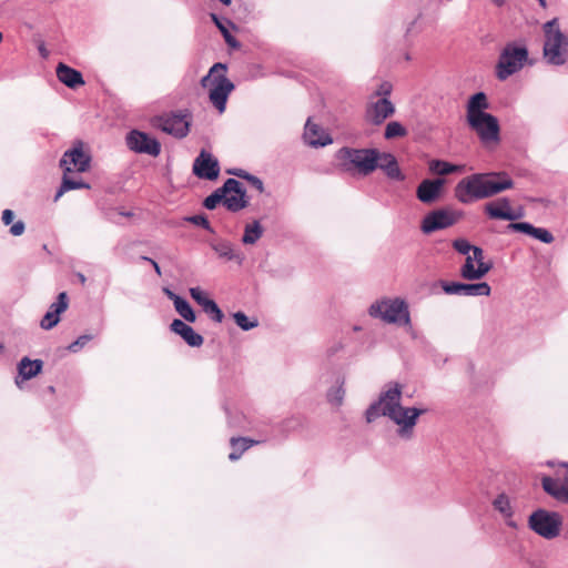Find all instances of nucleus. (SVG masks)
<instances>
[{
	"mask_svg": "<svg viewBox=\"0 0 568 568\" xmlns=\"http://www.w3.org/2000/svg\"><path fill=\"white\" fill-rule=\"evenodd\" d=\"M235 324L243 331H251L258 326L257 318H250L244 312L237 311L232 314Z\"/></svg>",
	"mask_w": 568,
	"mask_h": 568,
	"instance_id": "nucleus-39",
	"label": "nucleus"
},
{
	"mask_svg": "<svg viewBox=\"0 0 568 568\" xmlns=\"http://www.w3.org/2000/svg\"><path fill=\"white\" fill-rule=\"evenodd\" d=\"M55 72L59 81L70 89H75L84 84L82 73L62 62L57 65Z\"/></svg>",
	"mask_w": 568,
	"mask_h": 568,
	"instance_id": "nucleus-26",
	"label": "nucleus"
},
{
	"mask_svg": "<svg viewBox=\"0 0 568 568\" xmlns=\"http://www.w3.org/2000/svg\"><path fill=\"white\" fill-rule=\"evenodd\" d=\"M174 308L185 322L194 323L196 321V314L193 307L184 297L175 301Z\"/></svg>",
	"mask_w": 568,
	"mask_h": 568,
	"instance_id": "nucleus-38",
	"label": "nucleus"
},
{
	"mask_svg": "<svg viewBox=\"0 0 568 568\" xmlns=\"http://www.w3.org/2000/svg\"><path fill=\"white\" fill-rule=\"evenodd\" d=\"M392 93V84L389 82H382L376 90L375 94L382 98H387Z\"/></svg>",
	"mask_w": 568,
	"mask_h": 568,
	"instance_id": "nucleus-50",
	"label": "nucleus"
},
{
	"mask_svg": "<svg viewBox=\"0 0 568 568\" xmlns=\"http://www.w3.org/2000/svg\"><path fill=\"white\" fill-rule=\"evenodd\" d=\"M26 230V225H24V222L23 221H17L11 227H10V233L13 235V236H20L23 234Z\"/></svg>",
	"mask_w": 568,
	"mask_h": 568,
	"instance_id": "nucleus-51",
	"label": "nucleus"
},
{
	"mask_svg": "<svg viewBox=\"0 0 568 568\" xmlns=\"http://www.w3.org/2000/svg\"><path fill=\"white\" fill-rule=\"evenodd\" d=\"M191 297L203 308L212 298H210L200 287L189 290Z\"/></svg>",
	"mask_w": 568,
	"mask_h": 568,
	"instance_id": "nucleus-43",
	"label": "nucleus"
},
{
	"mask_svg": "<svg viewBox=\"0 0 568 568\" xmlns=\"http://www.w3.org/2000/svg\"><path fill=\"white\" fill-rule=\"evenodd\" d=\"M444 184V179L423 180L417 186L416 196L420 202L432 204L438 200Z\"/></svg>",
	"mask_w": 568,
	"mask_h": 568,
	"instance_id": "nucleus-19",
	"label": "nucleus"
},
{
	"mask_svg": "<svg viewBox=\"0 0 568 568\" xmlns=\"http://www.w3.org/2000/svg\"><path fill=\"white\" fill-rule=\"evenodd\" d=\"M453 247L462 255H469L473 245L466 239H456L453 241Z\"/></svg>",
	"mask_w": 568,
	"mask_h": 568,
	"instance_id": "nucleus-45",
	"label": "nucleus"
},
{
	"mask_svg": "<svg viewBox=\"0 0 568 568\" xmlns=\"http://www.w3.org/2000/svg\"><path fill=\"white\" fill-rule=\"evenodd\" d=\"M507 229L513 232L527 234L545 244H550L555 240L554 235L547 229L536 227L529 222L509 223Z\"/></svg>",
	"mask_w": 568,
	"mask_h": 568,
	"instance_id": "nucleus-23",
	"label": "nucleus"
},
{
	"mask_svg": "<svg viewBox=\"0 0 568 568\" xmlns=\"http://www.w3.org/2000/svg\"><path fill=\"white\" fill-rule=\"evenodd\" d=\"M394 113L395 106L392 101L388 98H381L367 105L365 116L367 122L379 125Z\"/></svg>",
	"mask_w": 568,
	"mask_h": 568,
	"instance_id": "nucleus-16",
	"label": "nucleus"
},
{
	"mask_svg": "<svg viewBox=\"0 0 568 568\" xmlns=\"http://www.w3.org/2000/svg\"><path fill=\"white\" fill-rule=\"evenodd\" d=\"M494 205L488 206V217L493 220H504L510 221L511 223H516L515 221L524 216V210L519 209L518 211L514 210H497V207H493Z\"/></svg>",
	"mask_w": 568,
	"mask_h": 568,
	"instance_id": "nucleus-37",
	"label": "nucleus"
},
{
	"mask_svg": "<svg viewBox=\"0 0 568 568\" xmlns=\"http://www.w3.org/2000/svg\"><path fill=\"white\" fill-rule=\"evenodd\" d=\"M368 315L387 324L410 325V314L407 303L399 298H383L368 307Z\"/></svg>",
	"mask_w": 568,
	"mask_h": 568,
	"instance_id": "nucleus-4",
	"label": "nucleus"
},
{
	"mask_svg": "<svg viewBox=\"0 0 568 568\" xmlns=\"http://www.w3.org/2000/svg\"><path fill=\"white\" fill-rule=\"evenodd\" d=\"M544 57L550 65H564L568 61V32L565 34L557 28L551 38L545 40Z\"/></svg>",
	"mask_w": 568,
	"mask_h": 568,
	"instance_id": "nucleus-9",
	"label": "nucleus"
},
{
	"mask_svg": "<svg viewBox=\"0 0 568 568\" xmlns=\"http://www.w3.org/2000/svg\"><path fill=\"white\" fill-rule=\"evenodd\" d=\"M443 291L448 295L459 296H488L490 286L486 282L462 283V282H442Z\"/></svg>",
	"mask_w": 568,
	"mask_h": 568,
	"instance_id": "nucleus-14",
	"label": "nucleus"
},
{
	"mask_svg": "<svg viewBox=\"0 0 568 568\" xmlns=\"http://www.w3.org/2000/svg\"><path fill=\"white\" fill-rule=\"evenodd\" d=\"M151 264H152L155 273L160 276L162 273H161V268H160V265L158 264V262L151 261Z\"/></svg>",
	"mask_w": 568,
	"mask_h": 568,
	"instance_id": "nucleus-59",
	"label": "nucleus"
},
{
	"mask_svg": "<svg viewBox=\"0 0 568 568\" xmlns=\"http://www.w3.org/2000/svg\"><path fill=\"white\" fill-rule=\"evenodd\" d=\"M466 169L465 164H454L444 160L434 159L429 162V171L438 175H448L453 173H462Z\"/></svg>",
	"mask_w": 568,
	"mask_h": 568,
	"instance_id": "nucleus-32",
	"label": "nucleus"
},
{
	"mask_svg": "<svg viewBox=\"0 0 568 568\" xmlns=\"http://www.w3.org/2000/svg\"><path fill=\"white\" fill-rule=\"evenodd\" d=\"M72 172L63 171L62 182L54 195V201H58L65 192L79 189H90V184L82 180L73 179L70 174Z\"/></svg>",
	"mask_w": 568,
	"mask_h": 568,
	"instance_id": "nucleus-33",
	"label": "nucleus"
},
{
	"mask_svg": "<svg viewBox=\"0 0 568 568\" xmlns=\"http://www.w3.org/2000/svg\"><path fill=\"white\" fill-rule=\"evenodd\" d=\"M225 42L232 47V48H239L240 47V42L235 39V37H233L230 31H225L224 34H222Z\"/></svg>",
	"mask_w": 568,
	"mask_h": 568,
	"instance_id": "nucleus-56",
	"label": "nucleus"
},
{
	"mask_svg": "<svg viewBox=\"0 0 568 568\" xmlns=\"http://www.w3.org/2000/svg\"><path fill=\"white\" fill-rule=\"evenodd\" d=\"M495 205L497 210H510V200L508 197H499L485 204L484 211L488 215V206Z\"/></svg>",
	"mask_w": 568,
	"mask_h": 568,
	"instance_id": "nucleus-46",
	"label": "nucleus"
},
{
	"mask_svg": "<svg viewBox=\"0 0 568 568\" xmlns=\"http://www.w3.org/2000/svg\"><path fill=\"white\" fill-rule=\"evenodd\" d=\"M163 292L168 296V298L173 302V305L175 304V301H179L182 297L169 288H164Z\"/></svg>",
	"mask_w": 568,
	"mask_h": 568,
	"instance_id": "nucleus-57",
	"label": "nucleus"
},
{
	"mask_svg": "<svg viewBox=\"0 0 568 568\" xmlns=\"http://www.w3.org/2000/svg\"><path fill=\"white\" fill-rule=\"evenodd\" d=\"M258 443V440H253L246 437L231 438L232 452L229 455V459L232 462L240 459L245 450Z\"/></svg>",
	"mask_w": 568,
	"mask_h": 568,
	"instance_id": "nucleus-35",
	"label": "nucleus"
},
{
	"mask_svg": "<svg viewBox=\"0 0 568 568\" xmlns=\"http://www.w3.org/2000/svg\"><path fill=\"white\" fill-rule=\"evenodd\" d=\"M14 220V212L12 210L6 209L2 212L1 221L4 225H9Z\"/></svg>",
	"mask_w": 568,
	"mask_h": 568,
	"instance_id": "nucleus-53",
	"label": "nucleus"
},
{
	"mask_svg": "<svg viewBox=\"0 0 568 568\" xmlns=\"http://www.w3.org/2000/svg\"><path fill=\"white\" fill-rule=\"evenodd\" d=\"M491 2L497 7H503L505 3V0H491Z\"/></svg>",
	"mask_w": 568,
	"mask_h": 568,
	"instance_id": "nucleus-64",
	"label": "nucleus"
},
{
	"mask_svg": "<svg viewBox=\"0 0 568 568\" xmlns=\"http://www.w3.org/2000/svg\"><path fill=\"white\" fill-rule=\"evenodd\" d=\"M562 466L566 468L564 481L545 476L541 485L548 495L559 501L568 503V464H562Z\"/></svg>",
	"mask_w": 568,
	"mask_h": 568,
	"instance_id": "nucleus-21",
	"label": "nucleus"
},
{
	"mask_svg": "<svg viewBox=\"0 0 568 568\" xmlns=\"http://www.w3.org/2000/svg\"><path fill=\"white\" fill-rule=\"evenodd\" d=\"M204 313H206L210 318L215 323H222L224 320V314L222 310L219 307L215 301L211 300L203 308Z\"/></svg>",
	"mask_w": 568,
	"mask_h": 568,
	"instance_id": "nucleus-41",
	"label": "nucleus"
},
{
	"mask_svg": "<svg viewBox=\"0 0 568 568\" xmlns=\"http://www.w3.org/2000/svg\"><path fill=\"white\" fill-rule=\"evenodd\" d=\"M186 221L196 226H201L211 233H214V230L212 229L210 221L207 220V217L204 214L191 215V216L186 217Z\"/></svg>",
	"mask_w": 568,
	"mask_h": 568,
	"instance_id": "nucleus-42",
	"label": "nucleus"
},
{
	"mask_svg": "<svg viewBox=\"0 0 568 568\" xmlns=\"http://www.w3.org/2000/svg\"><path fill=\"white\" fill-rule=\"evenodd\" d=\"M226 69V64L216 62L210 68L209 73L201 79L202 88L210 89V102L220 113L225 111L227 98L235 88L234 83L224 74Z\"/></svg>",
	"mask_w": 568,
	"mask_h": 568,
	"instance_id": "nucleus-3",
	"label": "nucleus"
},
{
	"mask_svg": "<svg viewBox=\"0 0 568 568\" xmlns=\"http://www.w3.org/2000/svg\"><path fill=\"white\" fill-rule=\"evenodd\" d=\"M243 180H246L253 187H255L260 193H263L264 192V184H263V181L251 174V173H245V176Z\"/></svg>",
	"mask_w": 568,
	"mask_h": 568,
	"instance_id": "nucleus-47",
	"label": "nucleus"
},
{
	"mask_svg": "<svg viewBox=\"0 0 568 568\" xmlns=\"http://www.w3.org/2000/svg\"><path fill=\"white\" fill-rule=\"evenodd\" d=\"M42 367L43 362L41 359H30L29 357H23L18 364V372L23 379L28 381L41 373Z\"/></svg>",
	"mask_w": 568,
	"mask_h": 568,
	"instance_id": "nucleus-31",
	"label": "nucleus"
},
{
	"mask_svg": "<svg viewBox=\"0 0 568 568\" xmlns=\"http://www.w3.org/2000/svg\"><path fill=\"white\" fill-rule=\"evenodd\" d=\"M93 338L90 334L79 336L74 342L68 346V351L71 353L80 352L91 339Z\"/></svg>",
	"mask_w": 568,
	"mask_h": 568,
	"instance_id": "nucleus-44",
	"label": "nucleus"
},
{
	"mask_svg": "<svg viewBox=\"0 0 568 568\" xmlns=\"http://www.w3.org/2000/svg\"><path fill=\"white\" fill-rule=\"evenodd\" d=\"M493 507L497 510L505 519L506 525L516 528V523L511 519L514 516V508L510 501V498L501 493L497 495V497L493 500Z\"/></svg>",
	"mask_w": 568,
	"mask_h": 568,
	"instance_id": "nucleus-29",
	"label": "nucleus"
},
{
	"mask_svg": "<svg viewBox=\"0 0 568 568\" xmlns=\"http://www.w3.org/2000/svg\"><path fill=\"white\" fill-rule=\"evenodd\" d=\"M236 184H233L230 181H225L223 185L215 191H213L209 196H206L203 201V206L206 210H214L217 204H224L225 194H227V190L232 189Z\"/></svg>",
	"mask_w": 568,
	"mask_h": 568,
	"instance_id": "nucleus-34",
	"label": "nucleus"
},
{
	"mask_svg": "<svg viewBox=\"0 0 568 568\" xmlns=\"http://www.w3.org/2000/svg\"><path fill=\"white\" fill-rule=\"evenodd\" d=\"M227 173L232 174V175H235V176H237L240 179H244L245 173H247V172L242 170V169H233V170H229Z\"/></svg>",
	"mask_w": 568,
	"mask_h": 568,
	"instance_id": "nucleus-58",
	"label": "nucleus"
},
{
	"mask_svg": "<svg viewBox=\"0 0 568 568\" xmlns=\"http://www.w3.org/2000/svg\"><path fill=\"white\" fill-rule=\"evenodd\" d=\"M528 59V50L524 44L508 42L499 54L496 64V77L500 81L507 80L510 75L523 69Z\"/></svg>",
	"mask_w": 568,
	"mask_h": 568,
	"instance_id": "nucleus-5",
	"label": "nucleus"
},
{
	"mask_svg": "<svg viewBox=\"0 0 568 568\" xmlns=\"http://www.w3.org/2000/svg\"><path fill=\"white\" fill-rule=\"evenodd\" d=\"M338 159L353 165L361 174L368 175L378 166V150L342 148Z\"/></svg>",
	"mask_w": 568,
	"mask_h": 568,
	"instance_id": "nucleus-7",
	"label": "nucleus"
},
{
	"mask_svg": "<svg viewBox=\"0 0 568 568\" xmlns=\"http://www.w3.org/2000/svg\"><path fill=\"white\" fill-rule=\"evenodd\" d=\"M69 306V297L67 292L59 293L57 301L53 302L48 312L40 322L41 328L49 331L55 327L60 322V315L67 311Z\"/></svg>",
	"mask_w": 568,
	"mask_h": 568,
	"instance_id": "nucleus-17",
	"label": "nucleus"
},
{
	"mask_svg": "<svg viewBox=\"0 0 568 568\" xmlns=\"http://www.w3.org/2000/svg\"><path fill=\"white\" fill-rule=\"evenodd\" d=\"M513 186L514 181L505 171L473 173L455 185L454 195L458 202L469 204L493 197Z\"/></svg>",
	"mask_w": 568,
	"mask_h": 568,
	"instance_id": "nucleus-2",
	"label": "nucleus"
},
{
	"mask_svg": "<svg viewBox=\"0 0 568 568\" xmlns=\"http://www.w3.org/2000/svg\"><path fill=\"white\" fill-rule=\"evenodd\" d=\"M467 123L478 134L483 143L499 141L500 126L498 119L495 115H483L476 121Z\"/></svg>",
	"mask_w": 568,
	"mask_h": 568,
	"instance_id": "nucleus-13",
	"label": "nucleus"
},
{
	"mask_svg": "<svg viewBox=\"0 0 568 568\" xmlns=\"http://www.w3.org/2000/svg\"><path fill=\"white\" fill-rule=\"evenodd\" d=\"M301 425L300 418L292 417L283 422V427L285 429H295L297 426Z\"/></svg>",
	"mask_w": 568,
	"mask_h": 568,
	"instance_id": "nucleus-55",
	"label": "nucleus"
},
{
	"mask_svg": "<svg viewBox=\"0 0 568 568\" xmlns=\"http://www.w3.org/2000/svg\"><path fill=\"white\" fill-rule=\"evenodd\" d=\"M470 252L473 254L468 255L466 258H470L471 264H474L475 262L477 263V262H480V261L484 260V251H483L481 247L473 245Z\"/></svg>",
	"mask_w": 568,
	"mask_h": 568,
	"instance_id": "nucleus-49",
	"label": "nucleus"
},
{
	"mask_svg": "<svg viewBox=\"0 0 568 568\" xmlns=\"http://www.w3.org/2000/svg\"><path fill=\"white\" fill-rule=\"evenodd\" d=\"M377 169L383 170L389 180L398 181V182H402L405 180V174L402 172L400 168L398 166L397 159L392 153L378 151Z\"/></svg>",
	"mask_w": 568,
	"mask_h": 568,
	"instance_id": "nucleus-25",
	"label": "nucleus"
},
{
	"mask_svg": "<svg viewBox=\"0 0 568 568\" xmlns=\"http://www.w3.org/2000/svg\"><path fill=\"white\" fill-rule=\"evenodd\" d=\"M211 246L220 257H223L227 261H235L239 264H241L244 260L243 254L236 252L233 247V244L230 241H219L216 243H213Z\"/></svg>",
	"mask_w": 568,
	"mask_h": 568,
	"instance_id": "nucleus-30",
	"label": "nucleus"
},
{
	"mask_svg": "<svg viewBox=\"0 0 568 568\" xmlns=\"http://www.w3.org/2000/svg\"><path fill=\"white\" fill-rule=\"evenodd\" d=\"M405 135H407V130L400 122L392 121L387 123L384 132V136L386 140L403 138Z\"/></svg>",
	"mask_w": 568,
	"mask_h": 568,
	"instance_id": "nucleus-40",
	"label": "nucleus"
},
{
	"mask_svg": "<svg viewBox=\"0 0 568 568\" xmlns=\"http://www.w3.org/2000/svg\"><path fill=\"white\" fill-rule=\"evenodd\" d=\"M189 115L187 110L163 113L154 119V124L163 132L182 139L186 136L190 131Z\"/></svg>",
	"mask_w": 568,
	"mask_h": 568,
	"instance_id": "nucleus-8",
	"label": "nucleus"
},
{
	"mask_svg": "<svg viewBox=\"0 0 568 568\" xmlns=\"http://www.w3.org/2000/svg\"><path fill=\"white\" fill-rule=\"evenodd\" d=\"M455 221V217L448 211L439 209L425 215L422 221L420 229L423 233L430 234L452 226Z\"/></svg>",
	"mask_w": 568,
	"mask_h": 568,
	"instance_id": "nucleus-15",
	"label": "nucleus"
},
{
	"mask_svg": "<svg viewBox=\"0 0 568 568\" xmlns=\"http://www.w3.org/2000/svg\"><path fill=\"white\" fill-rule=\"evenodd\" d=\"M559 28L558 27V20L555 18L544 24V31H545V40H549L551 36L555 33V30Z\"/></svg>",
	"mask_w": 568,
	"mask_h": 568,
	"instance_id": "nucleus-48",
	"label": "nucleus"
},
{
	"mask_svg": "<svg viewBox=\"0 0 568 568\" xmlns=\"http://www.w3.org/2000/svg\"><path fill=\"white\" fill-rule=\"evenodd\" d=\"M561 525L562 518L558 513L541 508L535 510L528 518V527L548 540L559 536Z\"/></svg>",
	"mask_w": 568,
	"mask_h": 568,
	"instance_id": "nucleus-6",
	"label": "nucleus"
},
{
	"mask_svg": "<svg viewBox=\"0 0 568 568\" xmlns=\"http://www.w3.org/2000/svg\"><path fill=\"white\" fill-rule=\"evenodd\" d=\"M91 158L85 154L82 143L78 142L72 149L64 152L60 160V166L65 172L83 173L90 168Z\"/></svg>",
	"mask_w": 568,
	"mask_h": 568,
	"instance_id": "nucleus-10",
	"label": "nucleus"
},
{
	"mask_svg": "<svg viewBox=\"0 0 568 568\" xmlns=\"http://www.w3.org/2000/svg\"><path fill=\"white\" fill-rule=\"evenodd\" d=\"M403 385L397 382L388 383L381 390L378 398L365 410V419L373 423L379 417H387L398 426L397 435L410 439L420 415L426 409L404 407L402 405Z\"/></svg>",
	"mask_w": 568,
	"mask_h": 568,
	"instance_id": "nucleus-1",
	"label": "nucleus"
},
{
	"mask_svg": "<svg viewBox=\"0 0 568 568\" xmlns=\"http://www.w3.org/2000/svg\"><path fill=\"white\" fill-rule=\"evenodd\" d=\"M77 277H78V280H79V282H80L81 284H85V282H87V277L84 276V274H82V273H78V274H77Z\"/></svg>",
	"mask_w": 568,
	"mask_h": 568,
	"instance_id": "nucleus-61",
	"label": "nucleus"
},
{
	"mask_svg": "<svg viewBox=\"0 0 568 568\" xmlns=\"http://www.w3.org/2000/svg\"><path fill=\"white\" fill-rule=\"evenodd\" d=\"M415 23H416V20H413V21L408 24V27H407V29H406V34H408V33L413 30V28H414Z\"/></svg>",
	"mask_w": 568,
	"mask_h": 568,
	"instance_id": "nucleus-63",
	"label": "nucleus"
},
{
	"mask_svg": "<svg viewBox=\"0 0 568 568\" xmlns=\"http://www.w3.org/2000/svg\"><path fill=\"white\" fill-rule=\"evenodd\" d=\"M192 171L199 179L213 181L219 178L220 164L210 152L201 150L193 162Z\"/></svg>",
	"mask_w": 568,
	"mask_h": 568,
	"instance_id": "nucleus-12",
	"label": "nucleus"
},
{
	"mask_svg": "<svg viewBox=\"0 0 568 568\" xmlns=\"http://www.w3.org/2000/svg\"><path fill=\"white\" fill-rule=\"evenodd\" d=\"M489 108L487 95L484 92H477L473 94L466 105V120L467 122H474L483 115H488L486 110Z\"/></svg>",
	"mask_w": 568,
	"mask_h": 568,
	"instance_id": "nucleus-24",
	"label": "nucleus"
},
{
	"mask_svg": "<svg viewBox=\"0 0 568 568\" xmlns=\"http://www.w3.org/2000/svg\"><path fill=\"white\" fill-rule=\"evenodd\" d=\"M170 329L179 335L191 347H200L204 342L203 336L196 333L192 326L182 320L174 318L170 324Z\"/></svg>",
	"mask_w": 568,
	"mask_h": 568,
	"instance_id": "nucleus-22",
	"label": "nucleus"
},
{
	"mask_svg": "<svg viewBox=\"0 0 568 568\" xmlns=\"http://www.w3.org/2000/svg\"><path fill=\"white\" fill-rule=\"evenodd\" d=\"M226 181H230L236 185L227 190V194H225L224 197V206L230 212H239L245 209L248 205V200L246 197V190L243 184L233 178H229Z\"/></svg>",
	"mask_w": 568,
	"mask_h": 568,
	"instance_id": "nucleus-18",
	"label": "nucleus"
},
{
	"mask_svg": "<svg viewBox=\"0 0 568 568\" xmlns=\"http://www.w3.org/2000/svg\"><path fill=\"white\" fill-rule=\"evenodd\" d=\"M345 375L341 372L333 373V384L326 392V399L333 406H341L345 397Z\"/></svg>",
	"mask_w": 568,
	"mask_h": 568,
	"instance_id": "nucleus-27",
	"label": "nucleus"
},
{
	"mask_svg": "<svg viewBox=\"0 0 568 568\" xmlns=\"http://www.w3.org/2000/svg\"><path fill=\"white\" fill-rule=\"evenodd\" d=\"M343 348H344V344L341 341H338V342H335L333 345H331L327 348L326 354L328 357H333L338 352H341Z\"/></svg>",
	"mask_w": 568,
	"mask_h": 568,
	"instance_id": "nucleus-52",
	"label": "nucleus"
},
{
	"mask_svg": "<svg viewBox=\"0 0 568 568\" xmlns=\"http://www.w3.org/2000/svg\"><path fill=\"white\" fill-rule=\"evenodd\" d=\"M405 326H406V327H408V332H409L410 336H412L413 338H416V337H417V332H415V331L413 329L412 324H410V325H405Z\"/></svg>",
	"mask_w": 568,
	"mask_h": 568,
	"instance_id": "nucleus-62",
	"label": "nucleus"
},
{
	"mask_svg": "<svg viewBox=\"0 0 568 568\" xmlns=\"http://www.w3.org/2000/svg\"><path fill=\"white\" fill-rule=\"evenodd\" d=\"M304 141L312 148H323L333 142L332 138L317 124L307 119L303 134Z\"/></svg>",
	"mask_w": 568,
	"mask_h": 568,
	"instance_id": "nucleus-20",
	"label": "nucleus"
},
{
	"mask_svg": "<svg viewBox=\"0 0 568 568\" xmlns=\"http://www.w3.org/2000/svg\"><path fill=\"white\" fill-rule=\"evenodd\" d=\"M211 19L222 34H224L225 31H229L226 24L215 13H211Z\"/></svg>",
	"mask_w": 568,
	"mask_h": 568,
	"instance_id": "nucleus-54",
	"label": "nucleus"
},
{
	"mask_svg": "<svg viewBox=\"0 0 568 568\" xmlns=\"http://www.w3.org/2000/svg\"><path fill=\"white\" fill-rule=\"evenodd\" d=\"M263 232L264 229L261 225L260 221L254 220L252 223H247L244 227V234L242 236L243 244H255L262 237Z\"/></svg>",
	"mask_w": 568,
	"mask_h": 568,
	"instance_id": "nucleus-36",
	"label": "nucleus"
},
{
	"mask_svg": "<svg viewBox=\"0 0 568 568\" xmlns=\"http://www.w3.org/2000/svg\"><path fill=\"white\" fill-rule=\"evenodd\" d=\"M39 52H40V55L42 58H47L48 57V51H47V49L43 45L39 47Z\"/></svg>",
	"mask_w": 568,
	"mask_h": 568,
	"instance_id": "nucleus-60",
	"label": "nucleus"
},
{
	"mask_svg": "<svg viewBox=\"0 0 568 568\" xmlns=\"http://www.w3.org/2000/svg\"><path fill=\"white\" fill-rule=\"evenodd\" d=\"M126 144L130 150L136 153H144L156 156L161 152L160 142L149 134L139 130H132L126 135Z\"/></svg>",
	"mask_w": 568,
	"mask_h": 568,
	"instance_id": "nucleus-11",
	"label": "nucleus"
},
{
	"mask_svg": "<svg viewBox=\"0 0 568 568\" xmlns=\"http://www.w3.org/2000/svg\"><path fill=\"white\" fill-rule=\"evenodd\" d=\"M491 267V263H485L484 261L477 262V267H475L470 258H466L464 265L460 267V275L467 281H477L483 278Z\"/></svg>",
	"mask_w": 568,
	"mask_h": 568,
	"instance_id": "nucleus-28",
	"label": "nucleus"
}]
</instances>
